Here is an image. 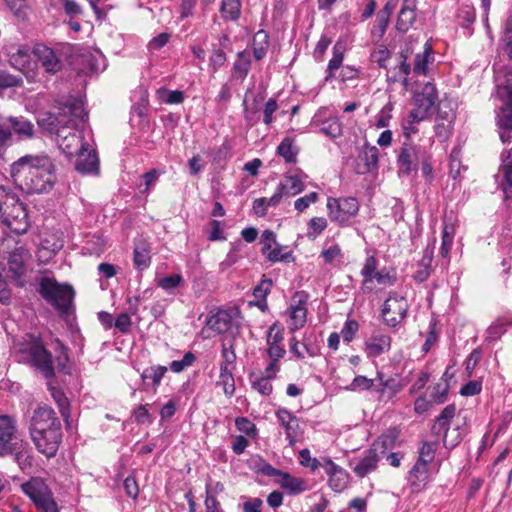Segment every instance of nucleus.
<instances>
[{
	"instance_id": "1",
	"label": "nucleus",
	"mask_w": 512,
	"mask_h": 512,
	"mask_svg": "<svg viewBox=\"0 0 512 512\" xmlns=\"http://www.w3.org/2000/svg\"><path fill=\"white\" fill-rule=\"evenodd\" d=\"M55 172L54 161L44 153L22 156L10 169L13 182L27 194L49 192L56 181Z\"/></svg>"
},
{
	"instance_id": "2",
	"label": "nucleus",
	"mask_w": 512,
	"mask_h": 512,
	"mask_svg": "<svg viewBox=\"0 0 512 512\" xmlns=\"http://www.w3.org/2000/svg\"><path fill=\"white\" fill-rule=\"evenodd\" d=\"M14 350L18 362L33 366L47 379L55 376L52 354L39 336L25 334L14 343Z\"/></svg>"
},
{
	"instance_id": "3",
	"label": "nucleus",
	"mask_w": 512,
	"mask_h": 512,
	"mask_svg": "<svg viewBox=\"0 0 512 512\" xmlns=\"http://www.w3.org/2000/svg\"><path fill=\"white\" fill-rule=\"evenodd\" d=\"M0 223L11 232L22 235L29 229L28 213L17 194L0 186Z\"/></svg>"
},
{
	"instance_id": "4",
	"label": "nucleus",
	"mask_w": 512,
	"mask_h": 512,
	"mask_svg": "<svg viewBox=\"0 0 512 512\" xmlns=\"http://www.w3.org/2000/svg\"><path fill=\"white\" fill-rule=\"evenodd\" d=\"M496 87V95L502 103L496 113V125L501 141L506 143L512 140V69L496 77Z\"/></svg>"
},
{
	"instance_id": "5",
	"label": "nucleus",
	"mask_w": 512,
	"mask_h": 512,
	"mask_svg": "<svg viewBox=\"0 0 512 512\" xmlns=\"http://www.w3.org/2000/svg\"><path fill=\"white\" fill-rule=\"evenodd\" d=\"M13 455L21 469L28 458L27 443L20 437L13 417L0 414V456Z\"/></svg>"
},
{
	"instance_id": "6",
	"label": "nucleus",
	"mask_w": 512,
	"mask_h": 512,
	"mask_svg": "<svg viewBox=\"0 0 512 512\" xmlns=\"http://www.w3.org/2000/svg\"><path fill=\"white\" fill-rule=\"evenodd\" d=\"M37 291L61 316L71 313L75 291L70 284H61L53 278L42 277L39 280Z\"/></svg>"
},
{
	"instance_id": "7",
	"label": "nucleus",
	"mask_w": 512,
	"mask_h": 512,
	"mask_svg": "<svg viewBox=\"0 0 512 512\" xmlns=\"http://www.w3.org/2000/svg\"><path fill=\"white\" fill-rule=\"evenodd\" d=\"M253 469L257 474L268 477H280L279 484L281 488L290 495L300 494L307 489L306 482L302 478L294 477L287 472L274 468L261 457L256 459Z\"/></svg>"
},
{
	"instance_id": "8",
	"label": "nucleus",
	"mask_w": 512,
	"mask_h": 512,
	"mask_svg": "<svg viewBox=\"0 0 512 512\" xmlns=\"http://www.w3.org/2000/svg\"><path fill=\"white\" fill-rule=\"evenodd\" d=\"M426 149L419 145L405 141L397 154V167L399 177H408L417 172L419 162L425 154Z\"/></svg>"
},
{
	"instance_id": "9",
	"label": "nucleus",
	"mask_w": 512,
	"mask_h": 512,
	"mask_svg": "<svg viewBox=\"0 0 512 512\" xmlns=\"http://www.w3.org/2000/svg\"><path fill=\"white\" fill-rule=\"evenodd\" d=\"M327 209L331 221L346 226L350 219L358 213L359 203L354 197L328 198Z\"/></svg>"
},
{
	"instance_id": "10",
	"label": "nucleus",
	"mask_w": 512,
	"mask_h": 512,
	"mask_svg": "<svg viewBox=\"0 0 512 512\" xmlns=\"http://www.w3.org/2000/svg\"><path fill=\"white\" fill-rule=\"evenodd\" d=\"M408 307L405 297L390 293L381 310L384 324L391 328L396 327L407 317Z\"/></svg>"
},
{
	"instance_id": "11",
	"label": "nucleus",
	"mask_w": 512,
	"mask_h": 512,
	"mask_svg": "<svg viewBox=\"0 0 512 512\" xmlns=\"http://www.w3.org/2000/svg\"><path fill=\"white\" fill-rule=\"evenodd\" d=\"M61 427L59 419L56 417L55 411L47 406H38L31 417L29 431L31 437H34L44 430Z\"/></svg>"
},
{
	"instance_id": "12",
	"label": "nucleus",
	"mask_w": 512,
	"mask_h": 512,
	"mask_svg": "<svg viewBox=\"0 0 512 512\" xmlns=\"http://www.w3.org/2000/svg\"><path fill=\"white\" fill-rule=\"evenodd\" d=\"M31 438L40 453L47 457H54L62 439L61 427L44 430Z\"/></svg>"
},
{
	"instance_id": "13",
	"label": "nucleus",
	"mask_w": 512,
	"mask_h": 512,
	"mask_svg": "<svg viewBox=\"0 0 512 512\" xmlns=\"http://www.w3.org/2000/svg\"><path fill=\"white\" fill-rule=\"evenodd\" d=\"M28 250L19 246L16 247L8 258V276L13 279L17 286H24L23 276L25 275V261L29 258Z\"/></svg>"
},
{
	"instance_id": "14",
	"label": "nucleus",
	"mask_w": 512,
	"mask_h": 512,
	"mask_svg": "<svg viewBox=\"0 0 512 512\" xmlns=\"http://www.w3.org/2000/svg\"><path fill=\"white\" fill-rule=\"evenodd\" d=\"M61 115L65 119L66 127L78 128L87 118L84 104L79 99H69L60 107Z\"/></svg>"
},
{
	"instance_id": "15",
	"label": "nucleus",
	"mask_w": 512,
	"mask_h": 512,
	"mask_svg": "<svg viewBox=\"0 0 512 512\" xmlns=\"http://www.w3.org/2000/svg\"><path fill=\"white\" fill-rule=\"evenodd\" d=\"M275 415L285 430L289 446L293 447L296 439L303 433L299 419L286 408H279L276 410Z\"/></svg>"
},
{
	"instance_id": "16",
	"label": "nucleus",
	"mask_w": 512,
	"mask_h": 512,
	"mask_svg": "<svg viewBox=\"0 0 512 512\" xmlns=\"http://www.w3.org/2000/svg\"><path fill=\"white\" fill-rule=\"evenodd\" d=\"M32 53L44 68L45 72L56 74L62 69V61L52 48L42 43H38L33 47Z\"/></svg>"
},
{
	"instance_id": "17",
	"label": "nucleus",
	"mask_w": 512,
	"mask_h": 512,
	"mask_svg": "<svg viewBox=\"0 0 512 512\" xmlns=\"http://www.w3.org/2000/svg\"><path fill=\"white\" fill-rule=\"evenodd\" d=\"M23 492L32 500L35 506L53 498V493L41 478H31L22 485Z\"/></svg>"
},
{
	"instance_id": "18",
	"label": "nucleus",
	"mask_w": 512,
	"mask_h": 512,
	"mask_svg": "<svg viewBox=\"0 0 512 512\" xmlns=\"http://www.w3.org/2000/svg\"><path fill=\"white\" fill-rule=\"evenodd\" d=\"M88 144H82L77 153L75 169L81 174H97L99 159L95 150H89Z\"/></svg>"
},
{
	"instance_id": "19",
	"label": "nucleus",
	"mask_w": 512,
	"mask_h": 512,
	"mask_svg": "<svg viewBox=\"0 0 512 512\" xmlns=\"http://www.w3.org/2000/svg\"><path fill=\"white\" fill-rule=\"evenodd\" d=\"M378 167V149L375 146L364 144L356 159V173L367 174Z\"/></svg>"
},
{
	"instance_id": "20",
	"label": "nucleus",
	"mask_w": 512,
	"mask_h": 512,
	"mask_svg": "<svg viewBox=\"0 0 512 512\" xmlns=\"http://www.w3.org/2000/svg\"><path fill=\"white\" fill-rule=\"evenodd\" d=\"M206 326L217 334L230 332L235 326L234 312L220 309L206 319Z\"/></svg>"
},
{
	"instance_id": "21",
	"label": "nucleus",
	"mask_w": 512,
	"mask_h": 512,
	"mask_svg": "<svg viewBox=\"0 0 512 512\" xmlns=\"http://www.w3.org/2000/svg\"><path fill=\"white\" fill-rule=\"evenodd\" d=\"M296 301L295 304H292L289 308V315L291 318V326L290 329L292 331L299 330L304 326L306 323V316H307V308H306V301L307 296L304 294V292H296L293 296V300Z\"/></svg>"
},
{
	"instance_id": "22",
	"label": "nucleus",
	"mask_w": 512,
	"mask_h": 512,
	"mask_svg": "<svg viewBox=\"0 0 512 512\" xmlns=\"http://www.w3.org/2000/svg\"><path fill=\"white\" fill-rule=\"evenodd\" d=\"M327 475L329 476V486L335 492L343 491L348 483V473L331 459L325 460L323 465Z\"/></svg>"
},
{
	"instance_id": "23",
	"label": "nucleus",
	"mask_w": 512,
	"mask_h": 512,
	"mask_svg": "<svg viewBox=\"0 0 512 512\" xmlns=\"http://www.w3.org/2000/svg\"><path fill=\"white\" fill-rule=\"evenodd\" d=\"M438 99L437 89L431 82L425 83L419 91L413 95L414 106L430 113Z\"/></svg>"
},
{
	"instance_id": "24",
	"label": "nucleus",
	"mask_w": 512,
	"mask_h": 512,
	"mask_svg": "<svg viewBox=\"0 0 512 512\" xmlns=\"http://www.w3.org/2000/svg\"><path fill=\"white\" fill-rule=\"evenodd\" d=\"M38 125L45 131L56 134L61 137V133L66 128L65 119L61 115V111L58 114L51 112H41L37 118Z\"/></svg>"
},
{
	"instance_id": "25",
	"label": "nucleus",
	"mask_w": 512,
	"mask_h": 512,
	"mask_svg": "<svg viewBox=\"0 0 512 512\" xmlns=\"http://www.w3.org/2000/svg\"><path fill=\"white\" fill-rule=\"evenodd\" d=\"M428 465L429 464L416 461L411 468L408 481L413 492L418 493L426 486L429 476Z\"/></svg>"
},
{
	"instance_id": "26",
	"label": "nucleus",
	"mask_w": 512,
	"mask_h": 512,
	"mask_svg": "<svg viewBox=\"0 0 512 512\" xmlns=\"http://www.w3.org/2000/svg\"><path fill=\"white\" fill-rule=\"evenodd\" d=\"M456 406L455 404L447 405L441 413L436 417L434 424L432 425L431 432L437 438L441 435H445L448 432V426L451 420L455 417Z\"/></svg>"
},
{
	"instance_id": "27",
	"label": "nucleus",
	"mask_w": 512,
	"mask_h": 512,
	"mask_svg": "<svg viewBox=\"0 0 512 512\" xmlns=\"http://www.w3.org/2000/svg\"><path fill=\"white\" fill-rule=\"evenodd\" d=\"M416 20L415 3L413 0H404L398 14L396 28L400 32H406Z\"/></svg>"
},
{
	"instance_id": "28",
	"label": "nucleus",
	"mask_w": 512,
	"mask_h": 512,
	"mask_svg": "<svg viewBox=\"0 0 512 512\" xmlns=\"http://www.w3.org/2000/svg\"><path fill=\"white\" fill-rule=\"evenodd\" d=\"M379 460L380 455L375 452V449L370 447L366 455L355 465L353 471L358 477L363 478L377 468Z\"/></svg>"
},
{
	"instance_id": "29",
	"label": "nucleus",
	"mask_w": 512,
	"mask_h": 512,
	"mask_svg": "<svg viewBox=\"0 0 512 512\" xmlns=\"http://www.w3.org/2000/svg\"><path fill=\"white\" fill-rule=\"evenodd\" d=\"M58 138L59 148L69 158L79 152L82 144H86L76 132H69L68 135H61V137Z\"/></svg>"
},
{
	"instance_id": "30",
	"label": "nucleus",
	"mask_w": 512,
	"mask_h": 512,
	"mask_svg": "<svg viewBox=\"0 0 512 512\" xmlns=\"http://www.w3.org/2000/svg\"><path fill=\"white\" fill-rule=\"evenodd\" d=\"M399 437V431L396 428H390L386 433L378 437L372 444L371 448L375 449L378 455H384L388 450L395 447L396 441Z\"/></svg>"
},
{
	"instance_id": "31",
	"label": "nucleus",
	"mask_w": 512,
	"mask_h": 512,
	"mask_svg": "<svg viewBox=\"0 0 512 512\" xmlns=\"http://www.w3.org/2000/svg\"><path fill=\"white\" fill-rule=\"evenodd\" d=\"M502 175L501 186L505 194V198H509V190L512 189V148L507 154H502V164L499 170Z\"/></svg>"
},
{
	"instance_id": "32",
	"label": "nucleus",
	"mask_w": 512,
	"mask_h": 512,
	"mask_svg": "<svg viewBox=\"0 0 512 512\" xmlns=\"http://www.w3.org/2000/svg\"><path fill=\"white\" fill-rule=\"evenodd\" d=\"M9 63L12 67L23 70L30 62V49L26 45L11 47L8 52Z\"/></svg>"
},
{
	"instance_id": "33",
	"label": "nucleus",
	"mask_w": 512,
	"mask_h": 512,
	"mask_svg": "<svg viewBox=\"0 0 512 512\" xmlns=\"http://www.w3.org/2000/svg\"><path fill=\"white\" fill-rule=\"evenodd\" d=\"M251 68L250 54L246 50L237 54V59L233 64L232 77L244 80Z\"/></svg>"
},
{
	"instance_id": "34",
	"label": "nucleus",
	"mask_w": 512,
	"mask_h": 512,
	"mask_svg": "<svg viewBox=\"0 0 512 512\" xmlns=\"http://www.w3.org/2000/svg\"><path fill=\"white\" fill-rule=\"evenodd\" d=\"M269 44V35L265 30H259L255 33L252 42L255 60L260 61L266 56Z\"/></svg>"
},
{
	"instance_id": "35",
	"label": "nucleus",
	"mask_w": 512,
	"mask_h": 512,
	"mask_svg": "<svg viewBox=\"0 0 512 512\" xmlns=\"http://www.w3.org/2000/svg\"><path fill=\"white\" fill-rule=\"evenodd\" d=\"M391 337L384 334L373 335L367 343L369 355L379 356L390 349Z\"/></svg>"
},
{
	"instance_id": "36",
	"label": "nucleus",
	"mask_w": 512,
	"mask_h": 512,
	"mask_svg": "<svg viewBox=\"0 0 512 512\" xmlns=\"http://www.w3.org/2000/svg\"><path fill=\"white\" fill-rule=\"evenodd\" d=\"M234 368H227L220 366L219 380L216 382L217 386H222L225 396L231 398L235 393V380L233 376Z\"/></svg>"
},
{
	"instance_id": "37",
	"label": "nucleus",
	"mask_w": 512,
	"mask_h": 512,
	"mask_svg": "<svg viewBox=\"0 0 512 512\" xmlns=\"http://www.w3.org/2000/svg\"><path fill=\"white\" fill-rule=\"evenodd\" d=\"M298 152V148L294 145V139L291 137H285L277 147V154L289 164L297 162Z\"/></svg>"
},
{
	"instance_id": "38",
	"label": "nucleus",
	"mask_w": 512,
	"mask_h": 512,
	"mask_svg": "<svg viewBox=\"0 0 512 512\" xmlns=\"http://www.w3.org/2000/svg\"><path fill=\"white\" fill-rule=\"evenodd\" d=\"M220 13L225 21H237L241 15L240 0H222Z\"/></svg>"
},
{
	"instance_id": "39",
	"label": "nucleus",
	"mask_w": 512,
	"mask_h": 512,
	"mask_svg": "<svg viewBox=\"0 0 512 512\" xmlns=\"http://www.w3.org/2000/svg\"><path fill=\"white\" fill-rule=\"evenodd\" d=\"M433 61V51L430 44L426 43L424 47V51L422 53H418L415 56L414 60V73L416 74H426L428 69V63Z\"/></svg>"
},
{
	"instance_id": "40",
	"label": "nucleus",
	"mask_w": 512,
	"mask_h": 512,
	"mask_svg": "<svg viewBox=\"0 0 512 512\" xmlns=\"http://www.w3.org/2000/svg\"><path fill=\"white\" fill-rule=\"evenodd\" d=\"M377 269V259L374 256L366 258L365 264L361 270V275L364 277L361 289L363 292L372 291V287L369 285L373 281V275Z\"/></svg>"
},
{
	"instance_id": "41",
	"label": "nucleus",
	"mask_w": 512,
	"mask_h": 512,
	"mask_svg": "<svg viewBox=\"0 0 512 512\" xmlns=\"http://www.w3.org/2000/svg\"><path fill=\"white\" fill-rule=\"evenodd\" d=\"M133 262L138 270H145L150 266V250L144 243L137 244L133 252Z\"/></svg>"
},
{
	"instance_id": "42",
	"label": "nucleus",
	"mask_w": 512,
	"mask_h": 512,
	"mask_svg": "<svg viewBox=\"0 0 512 512\" xmlns=\"http://www.w3.org/2000/svg\"><path fill=\"white\" fill-rule=\"evenodd\" d=\"M344 58V47L340 43H336L333 47V57L328 63V74L325 77L326 81L332 80L334 77L333 72L339 69L342 65Z\"/></svg>"
},
{
	"instance_id": "43",
	"label": "nucleus",
	"mask_w": 512,
	"mask_h": 512,
	"mask_svg": "<svg viewBox=\"0 0 512 512\" xmlns=\"http://www.w3.org/2000/svg\"><path fill=\"white\" fill-rule=\"evenodd\" d=\"M320 132L330 138H337L342 135V123L338 117H330L322 122Z\"/></svg>"
},
{
	"instance_id": "44",
	"label": "nucleus",
	"mask_w": 512,
	"mask_h": 512,
	"mask_svg": "<svg viewBox=\"0 0 512 512\" xmlns=\"http://www.w3.org/2000/svg\"><path fill=\"white\" fill-rule=\"evenodd\" d=\"M167 370L168 368L166 366H151L143 371V373L141 374V378L143 382H145L146 379H151L154 389L156 390L157 387L160 385L161 380L164 377Z\"/></svg>"
},
{
	"instance_id": "45",
	"label": "nucleus",
	"mask_w": 512,
	"mask_h": 512,
	"mask_svg": "<svg viewBox=\"0 0 512 512\" xmlns=\"http://www.w3.org/2000/svg\"><path fill=\"white\" fill-rule=\"evenodd\" d=\"M438 446L439 439H435L434 441L423 442L421 448L419 449V457L417 461L425 464L431 463L435 457V453Z\"/></svg>"
},
{
	"instance_id": "46",
	"label": "nucleus",
	"mask_w": 512,
	"mask_h": 512,
	"mask_svg": "<svg viewBox=\"0 0 512 512\" xmlns=\"http://www.w3.org/2000/svg\"><path fill=\"white\" fill-rule=\"evenodd\" d=\"M51 395L56 402L61 416L67 421L70 417V403L64 392L58 388H51Z\"/></svg>"
},
{
	"instance_id": "47",
	"label": "nucleus",
	"mask_w": 512,
	"mask_h": 512,
	"mask_svg": "<svg viewBox=\"0 0 512 512\" xmlns=\"http://www.w3.org/2000/svg\"><path fill=\"white\" fill-rule=\"evenodd\" d=\"M11 124L6 120L0 121V157L13 144V133Z\"/></svg>"
},
{
	"instance_id": "48",
	"label": "nucleus",
	"mask_w": 512,
	"mask_h": 512,
	"mask_svg": "<svg viewBox=\"0 0 512 512\" xmlns=\"http://www.w3.org/2000/svg\"><path fill=\"white\" fill-rule=\"evenodd\" d=\"M510 326H512V320L506 318H498L487 329L488 337L490 339H498L507 331V328Z\"/></svg>"
},
{
	"instance_id": "49",
	"label": "nucleus",
	"mask_w": 512,
	"mask_h": 512,
	"mask_svg": "<svg viewBox=\"0 0 512 512\" xmlns=\"http://www.w3.org/2000/svg\"><path fill=\"white\" fill-rule=\"evenodd\" d=\"M7 122L11 124L12 133L15 132L19 135L32 136L33 134V124L27 120H21L18 118L10 117L5 119Z\"/></svg>"
},
{
	"instance_id": "50",
	"label": "nucleus",
	"mask_w": 512,
	"mask_h": 512,
	"mask_svg": "<svg viewBox=\"0 0 512 512\" xmlns=\"http://www.w3.org/2000/svg\"><path fill=\"white\" fill-rule=\"evenodd\" d=\"M221 356L222 361L220 363V366H225L227 368H235V362L237 359L235 348H234V342L231 341L229 344L223 342L221 347Z\"/></svg>"
},
{
	"instance_id": "51",
	"label": "nucleus",
	"mask_w": 512,
	"mask_h": 512,
	"mask_svg": "<svg viewBox=\"0 0 512 512\" xmlns=\"http://www.w3.org/2000/svg\"><path fill=\"white\" fill-rule=\"evenodd\" d=\"M455 111L453 103L449 100H441L438 104L436 121H454Z\"/></svg>"
},
{
	"instance_id": "52",
	"label": "nucleus",
	"mask_w": 512,
	"mask_h": 512,
	"mask_svg": "<svg viewBox=\"0 0 512 512\" xmlns=\"http://www.w3.org/2000/svg\"><path fill=\"white\" fill-rule=\"evenodd\" d=\"M282 246L276 243L265 255L270 262H290L293 259L292 252L281 253Z\"/></svg>"
},
{
	"instance_id": "53",
	"label": "nucleus",
	"mask_w": 512,
	"mask_h": 512,
	"mask_svg": "<svg viewBox=\"0 0 512 512\" xmlns=\"http://www.w3.org/2000/svg\"><path fill=\"white\" fill-rule=\"evenodd\" d=\"M463 439V432L461 428L458 426L450 431L448 428V432L442 438V442L445 448L453 449L455 448Z\"/></svg>"
},
{
	"instance_id": "54",
	"label": "nucleus",
	"mask_w": 512,
	"mask_h": 512,
	"mask_svg": "<svg viewBox=\"0 0 512 512\" xmlns=\"http://www.w3.org/2000/svg\"><path fill=\"white\" fill-rule=\"evenodd\" d=\"M196 360V356L193 352L188 351L184 354L181 360H174L170 363V369L174 373H180L184 371L186 368L193 365Z\"/></svg>"
},
{
	"instance_id": "55",
	"label": "nucleus",
	"mask_w": 512,
	"mask_h": 512,
	"mask_svg": "<svg viewBox=\"0 0 512 512\" xmlns=\"http://www.w3.org/2000/svg\"><path fill=\"white\" fill-rule=\"evenodd\" d=\"M235 426L238 431L249 437L255 438L257 436L258 431L256 425L246 417H237L235 419Z\"/></svg>"
},
{
	"instance_id": "56",
	"label": "nucleus",
	"mask_w": 512,
	"mask_h": 512,
	"mask_svg": "<svg viewBox=\"0 0 512 512\" xmlns=\"http://www.w3.org/2000/svg\"><path fill=\"white\" fill-rule=\"evenodd\" d=\"M161 173L157 169H151L142 175L144 184L139 186L141 193H149L150 190L155 186Z\"/></svg>"
},
{
	"instance_id": "57",
	"label": "nucleus",
	"mask_w": 512,
	"mask_h": 512,
	"mask_svg": "<svg viewBox=\"0 0 512 512\" xmlns=\"http://www.w3.org/2000/svg\"><path fill=\"white\" fill-rule=\"evenodd\" d=\"M227 61L226 53L221 48H214L209 57V67L212 72L218 71Z\"/></svg>"
},
{
	"instance_id": "58",
	"label": "nucleus",
	"mask_w": 512,
	"mask_h": 512,
	"mask_svg": "<svg viewBox=\"0 0 512 512\" xmlns=\"http://www.w3.org/2000/svg\"><path fill=\"white\" fill-rule=\"evenodd\" d=\"M283 332H284V329L278 322L273 323L267 331V335H266L267 344L268 345L281 344V342L284 339Z\"/></svg>"
},
{
	"instance_id": "59",
	"label": "nucleus",
	"mask_w": 512,
	"mask_h": 512,
	"mask_svg": "<svg viewBox=\"0 0 512 512\" xmlns=\"http://www.w3.org/2000/svg\"><path fill=\"white\" fill-rule=\"evenodd\" d=\"M23 80L21 77L12 75L7 71L0 70V89H7L21 86Z\"/></svg>"
},
{
	"instance_id": "60",
	"label": "nucleus",
	"mask_w": 512,
	"mask_h": 512,
	"mask_svg": "<svg viewBox=\"0 0 512 512\" xmlns=\"http://www.w3.org/2000/svg\"><path fill=\"white\" fill-rule=\"evenodd\" d=\"M373 385H374L373 379H369L365 376L358 375L352 380L351 384L347 387V390H350V391L370 390V389H372Z\"/></svg>"
},
{
	"instance_id": "61",
	"label": "nucleus",
	"mask_w": 512,
	"mask_h": 512,
	"mask_svg": "<svg viewBox=\"0 0 512 512\" xmlns=\"http://www.w3.org/2000/svg\"><path fill=\"white\" fill-rule=\"evenodd\" d=\"M476 18L475 9L471 6H463L459 9L458 19L461 22V26L469 28L474 23Z\"/></svg>"
},
{
	"instance_id": "62",
	"label": "nucleus",
	"mask_w": 512,
	"mask_h": 512,
	"mask_svg": "<svg viewBox=\"0 0 512 512\" xmlns=\"http://www.w3.org/2000/svg\"><path fill=\"white\" fill-rule=\"evenodd\" d=\"M271 379L260 376L255 380H251L252 388L258 391L260 394L268 396L272 393L273 386L270 382Z\"/></svg>"
},
{
	"instance_id": "63",
	"label": "nucleus",
	"mask_w": 512,
	"mask_h": 512,
	"mask_svg": "<svg viewBox=\"0 0 512 512\" xmlns=\"http://www.w3.org/2000/svg\"><path fill=\"white\" fill-rule=\"evenodd\" d=\"M502 41L504 43V51L512 59V15L506 20Z\"/></svg>"
},
{
	"instance_id": "64",
	"label": "nucleus",
	"mask_w": 512,
	"mask_h": 512,
	"mask_svg": "<svg viewBox=\"0 0 512 512\" xmlns=\"http://www.w3.org/2000/svg\"><path fill=\"white\" fill-rule=\"evenodd\" d=\"M434 129L437 138L441 142H444L450 137L452 133L453 121H437Z\"/></svg>"
}]
</instances>
